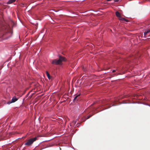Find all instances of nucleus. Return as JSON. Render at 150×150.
Wrapping results in <instances>:
<instances>
[{
    "instance_id": "8",
    "label": "nucleus",
    "mask_w": 150,
    "mask_h": 150,
    "mask_svg": "<svg viewBox=\"0 0 150 150\" xmlns=\"http://www.w3.org/2000/svg\"><path fill=\"white\" fill-rule=\"evenodd\" d=\"M46 74L48 79H50L52 77L47 71H46Z\"/></svg>"
},
{
    "instance_id": "5",
    "label": "nucleus",
    "mask_w": 150,
    "mask_h": 150,
    "mask_svg": "<svg viewBox=\"0 0 150 150\" xmlns=\"http://www.w3.org/2000/svg\"><path fill=\"white\" fill-rule=\"evenodd\" d=\"M150 32V28L146 30L144 33V36L146 37L147 34Z\"/></svg>"
},
{
    "instance_id": "10",
    "label": "nucleus",
    "mask_w": 150,
    "mask_h": 150,
    "mask_svg": "<svg viewBox=\"0 0 150 150\" xmlns=\"http://www.w3.org/2000/svg\"><path fill=\"white\" fill-rule=\"evenodd\" d=\"M92 115H90L89 116H87V117L86 118V120L89 119L90 117H91Z\"/></svg>"
},
{
    "instance_id": "7",
    "label": "nucleus",
    "mask_w": 150,
    "mask_h": 150,
    "mask_svg": "<svg viewBox=\"0 0 150 150\" xmlns=\"http://www.w3.org/2000/svg\"><path fill=\"white\" fill-rule=\"evenodd\" d=\"M16 0H9L7 2L8 4H10L14 2Z\"/></svg>"
},
{
    "instance_id": "11",
    "label": "nucleus",
    "mask_w": 150,
    "mask_h": 150,
    "mask_svg": "<svg viewBox=\"0 0 150 150\" xmlns=\"http://www.w3.org/2000/svg\"><path fill=\"white\" fill-rule=\"evenodd\" d=\"M115 70H113L112 71V72H115Z\"/></svg>"
},
{
    "instance_id": "1",
    "label": "nucleus",
    "mask_w": 150,
    "mask_h": 150,
    "mask_svg": "<svg viewBox=\"0 0 150 150\" xmlns=\"http://www.w3.org/2000/svg\"><path fill=\"white\" fill-rule=\"evenodd\" d=\"M65 60V58L64 57L59 56V59H54L52 61L51 63L53 64L57 65L60 64L62 62Z\"/></svg>"
},
{
    "instance_id": "3",
    "label": "nucleus",
    "mask_w": 150,
    "mask_h": 150,
    "mask_svg": "<svg viewBox=\"0 0 150 150\" xmlns=\"http://www.w3.org/2000/svg\"><path fill=\"white\" fill-rule=\"evenodd\" d=\"M116 15L118 18V19L121 22H124L125 21H128V20L127 19H125L124 18L122 17L120 13L118 11H117L116 12Z\"/></svg>"
},
{
    "instance_id": "6",
    "label": "nucleus",
    "mask_w": 150,
    "mask_h": 150,
    "mask_svg": "<svg viewBox=\"0 0 150 150\" xmlns=\"http://www.w3.org/2000/svg\"><path fill=\"white\" fill-rule=\"evenodd\" d=\"M80 95V94H79L78 95H76L75 97H74V101H77L80 98L79 96Z\"/></svg>"
},
{
    "instance_id": "4",
    "label": "nucleus",
    "mask_w": 150,
    "mask_h": 150,
    "mask_svg": "<svg viewBox=\"0 0 150 150\" xmlns=\"http://www.w3.org/2000/svg\"><path fill=\"white\" fill-rule=\"evenodd\" d=\"M18 100V99L15 97H13L11 100V101L8 102L7 103L8 104H10L11 103H14Z\"/></svg>"
},
{
    "instance_id": "12",
    "label": "nucleus",
    "mask_w": 150,
    "mask_h": 150,
    "mask_svg": "<svg viewBox=\"0 0 150 150\" xmlns=\"http://www.w3.org/2000/svg\"><path fill=\"white\" fill-rule=\"evenodd\" d=\"M118 1V0H116L115 1Z\"/></svg>"
},
{
    "instance_id": "2",
    "label": "nucleus",
    "mask_w": 150,
    "mask_h": 150,
    "mask_svg": "<svg viewBox=\"0 0 150 150\" xmlns=\"http://www.w3.org/2000/svg\"><path fill=\"white\" fill-rule=\"evenodd\" d=\"M37 139V137H35L29 139L27 142L25 144V145L28 146L31 145L33 142L36 140Z\"/></svg>"
},
{
    "instance_id": "9",
    "label": "nucleus",
    "mask_w": 150,
    "mask_h": 150,
    "mask_svg": "<svg viewBox=\"0 0 150 150\" xmlns=\"http://www.w3.org/2000/svg\"><path fill=\"white\" fill-rule=\"evenodd\" d=\"M76 120H73L72 122V124L74 126L76 124Z\"/></svg>"
}]
</instances>
